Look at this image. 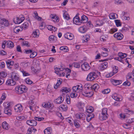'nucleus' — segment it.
<instances>
[{
	"mask_svg": "<svg viewBox=\"0 0 134 134\" xmlns=\"http://www.w3.org/2000/svg\"><path fill=\"white\" fill-rule=\"evenodd\" d=\"M77 119H84L85 118V114L83 113H78L76 115Z\"/></svg>",
	"mask_w": 134,
	"mask_h": 134,
	"instance_id": "obj_11",
	"label": "nucleus"
},
{
	"mask_svg": "<svg viewBox=\"0 0 134 134\" xmlns=\"http://www.w3.org/2000/svg\"><path fill=\"white\" fill-rule=\"evenodd\" d=\"M110 92V89L107 88L105 89L102 91V93L104 94H107L109 93Z\"/></svg>",
	"mask_w": 134,
	"mask_h": 134,
	"instance_id": "obj_45",
	"label": "nucleus"
},
{
	"mask_svg": "<svg viewBox=\"0 0 134 134\" xmlns=\"http://www.w3.org/2000/svg\"><path fill=\"white\" fill-rule=\"evenodd\" d=\"M123 35L120 33H116L114 35V37L117 38L118 40H121L123 37Z\"/></svg>",
	"mask_w": 134,
	"mask_h": 134,
	"instance_id": "obj_16",
	"label": "nucleus"
},
{
	"mask_svg": "<svg viewBox=\"0 0 134 134\" xmlns=\"http://www.w3.org/2000/svg\"><path fill=\"white\" fill-rule=\"evenodd\" d=\"M73 65H74V67L75 68H79L80 66L79 64L77 63H75L73 64Z\"/></svg>",
	"mask_w": 134,
	"mask_h": 134,
	"instance_id": "obj_63",
	"label": "nucleus"
},
{
	"mask_svg": "<svg viewBox=\"0 0 134 134\" xmlns=\"http://www.w3.org/2000/svg\"><path fill=\"white\" fill-rule=\"evenodd\" d=\"M40 62L39 60H35L33 62V64L36 68H38L39 67Z\"/></svg>",
	"mask_w": 134,
	"mask_h": 134,
	"instance_id": "obj_20",
	"label": "nucleus"
},
{
	"mask_svg": "<svg viewBox=\"0 0 134 134\" xmlns=\"http://www.w3.org/2000/svg\"><path fill=\"white\" fill-rule=\"evenodd\" d=\"M70 96L69 95L67 96L66 98V102L68 104H70Z\"/></svg>",
	"mask_w": 134,
	"mask_h": 134,
	"instance_id": "obj_53",
	"label": "nucleus"
},
{
	"mask_svg": "<svg viewBox=\"0 0 134 134\" xmlns=\"http://www.w3.org/2000/svg\"><path fill=\"white\" fill-rule=\"evenodd\" d=\"M118 55L120 58H118L117 60L120 62H122L123 61L122 59L126 57L127 54L126 53H123L121 52H120L118 53Z\"/></svg>",
	"mask_w": 134,
	"mask_h": 134,
	"instance_id": "obj_6",
	"label": "nucleus"
},
{
	"mask_svg": "<svg viewBox=\"0 0 134 134\" xmlns=\"http://www.w3.org/2000/svg\"><path fill=\"white\" fill-rule=\"evenodd\" d=\"M63 15L64 18L66 20H68L70 18L68 15H66V14L65 13H63Z\"/></svg>",
	"mask_w": 134,
	"mask_h": 134,
	"instance_id": "obj_61",
	"label": "nucleus"
},
{
	"mask_svg": "<svg viewBox=\"0 0 134 134\" xmlns=\"http://www.w3.org/2000/svg\"><path fill=\"white\" fill-rule=\"evenodd\" d=\"M55 70L56 73L58 75L59 74H60L59 72L63 70V69L62 68L61 69V68H56L55 69Z\"/></svg>",
	"mask_w": 134,
	"mask_h": 134,
	"instance_id": "obj_39",
	"label": "nucleus"
},
{
	"mask_svg": "<svg viewBox=\"0 0 134 134\" xmlns=\"http://www.w3.org/2000/svg\"><path fill=\"white\" fill-rule=\"evenodd\" d=\"M109 18L110 19H116L114 14V13H111L109 15Z\"/></svg>",
	"mask_w": 134,
	"mask_h": 134,
	"instance_id": "obj_43",
	"label": "nucleus"
},
{
	"mask_svg": "<svg viewBox=\"0 0 134 134\" xmlns=\"http://www.w3.org/2000/svg\"><path fill=\"white\" fill-rule=\"evenodd\" d=\"M35 130L33 127L31 128H29L27 130V133L29 134H33V133L35 131Z\"/></svg>",
	"mask_w": 134,
	"mask_h": 134,
	"instance_id": "obj_27",
	"label": "nucleus"
},
{
	"mask_svg": "<svg viewBox=\"0 0 134 134\" xmlns=\"http://www.w3.org/2000/svg\"><path fill=\"white\" fill-rule=\"evenodd\" d=\"M36 67L32 66L31 67V69L32 70L33 72H34L35 73L38 72H39L40 71V69L38 68H35Z\"/></svg>",
	"mask_w": 134,
	"mask_h": 134,
	"instance_id": "obj_32",
	"label": "nucleus"
},
{
	"mask_svg": "<svg viewBox=\"0 0 134 134\" xmlns=\"http://www.w3.org/2000/svg\"><path fill=\"white\" fill-rule=\"evenodd\" d=\"M108 67V63L107 62H105L102 64L101 66H100V69L104 70L106 68Z\"/></svg>",
	"mask_w": 134,
	"mask_h": 134,
	"instance_id": "obj_21",
	"label": "nucleus"
},
{
	"mask_svg": "<svg viewBox=\"0 0 134 134\" xmlns=\"http://www.w3.org/2000/svg\"><path fill=\"white\" fill-rule=\"evenodd\" d=\"M97 76L95 72H92L88 75L86 79L88 81L93 80L97 78Z\"/></svg>",
	"mask_w": 134,
	"mask_h": 134,
	"instance_id": "obj_2",
	"label": "nucleus"
},
{
	"mask_svg": "<svg viewBox=\"0 0 134 134\" xmlns=\"http://www.w3.org/2000/svg\"><path fill=\"white\" fill-rule=\"evenodd\" d=\"M118 68L116 66H114L113 68V72L114 73H116L118 72Z\"/></svg>",
	"mask_w": 134,
	"mask_h": 134,
	"instance_id": "obj_59",
	"label": "nucleus"
},
{
	"mask_svg": "<svg viewBox=\"0 0 134 134\" xmlns=\"http://www.w3.org/2000/svg\"><path fill=\"white\" fill-rule=\"evenodd\" d=\"M90 93V92H82V94L83 96L86 97H90L91 96H90L89 94Z\"/></svg>",
	"mask_w": 134,
	"mask_h": 134,
	"instance_id": "obj_42",
	"label": "nucleus"
},
{
	"mask_svg": "<svg viewBox=\"0 0 134 134\" xmlns=\"http://www.w3.org/2000/svg\"><path fill=\"white\" fill-rule=\"evenodd\" d=\"M74 123L75 126L76 127L78 128L80 126V125L77 120H75L74 121Z\"/></svg>",
	"mask_w": 134,
	"mask_h": 134,
	"instance_id": "obj_62",
	"label": "nucleus"
},
{
	"mask_svg": "<svg viewBox=\"0 0 134 134\" xmlns=\"http://www.w3.org/2000/svg\"><path fill=\"white\" fill-rule=\"evenodd\" d=\"M42 106L46 108H48L51 109H52L54 107V105L53 103H44L42 104Z\"/></svg>",
	"mask_w": 134,
	"mask_h": 134,
	"instance_id": "obj_3",
	"label": "nucleus"
},
{
	"mask_svg": "<svg viewBox=\"0 0 134 134\" xmlns=\"http://www.w3.org/2000/svg\"><path fill=\"white\" fill-rule=\"evenodd\" d=\"M79 31L81 32L84 33L86 31V30L84 26H83L79 28Z\"/></svg>",
	"mask_w": 134,
	"mask_h": 134,
	"instance_id": "obj_33",
	"label": "nucleus"
},
{
	"mask_svg": "<svg viewBox=\"0 0 134 134\" xmlns=\"http://www.w3.org/2000/svg\"><path fill=\"white\" fill-rule=\"evenodd\" d=\"M49 40L50 41H55L57 40L56 37L53 35L50 36H49Z\"/></svg>",
	"mask_w": 134,
	"mask_h": 134,
	"instance_id": "obj_28",
	"label": "nucleus"
},
{
	"mask_svg": "<svg viewBox=\"0 0 134 134\" xmlns=\"http://www.w3.org/2000/svg\"><path fill=\"white\" fill-rule=\"evenodd\" d=\"M60 50L63 51L65 52H67L68 51V48L66 46L61 47L60 48Z\"/></svg>",
	"mask_w": 134,
	"mask_h": 134,
	"instance_id": "obj_31",
	"label": "nucleus"
},
{
	"mask_svg": "<svg viewBox=\"0 0 134 134\" xmlns=\"http://www.w3.org/2000/svg\"><path fill=\"white\" fill-rule=\"evenodd\" d=\"M2 126L3 128L5 130H8V124L5 121L2 123Z\"/></svg>",
	"mask_w": 134,
	"mask_h": 134,
	"instance_id": "obj_26",
	"label": "nucleus"
},
{
	"mask_svg": "<svg viewBox=\"0 0 134 134\" xmlns=\"http://www.w3.org/2000/svg\"><path fill=\"white\" fill-rule=\"evenodd\" d=\"M51 128L50 127H48L47 128V129L46 130H45L44 131V133H45L46 131L47 132H49V133H48L47 134H51Z\"/></svg>",
	"mask_w": 134,
	"mask_h": 134,
	"instance_id": "obj_58",
	"label": "nucleus"
},
{
	"mask_svg": "<svg viewBox=\"0 0 134 134\" xmlns=\"http://www.w3.org/2000/svg\"><path fill=\"white\" fill-rule=\"evenodd\" d=\"M7 66H12L13 65L14 62L13 61L10 60H8L6 62Z\"/></svg>",
	"mask_w": 134,
	"mask_h": 134,
	"instance_id": "obj_35",
	"label": "nucleus"
},
{
	"mask_svg": "<svg viewBox=\"0 0 134 134\" xmlns=\"http://www.w3.org/2000/svg\"><path fill=\"white\" fill-rule=\"evenodd\" d=\"M26 82L27 84H30L32 83V81L29 78H27L26 79Z\"/></svg>",
	"mask_w": 134,
	"mask_h": 134,
	"instance_id": "obj_64",
	"label": "nucleus"
},
{
	"mask_svg": "<svg viewBox=\"0 0 134 134\" xmlns=\"http://www.w3.org/2000/svg\"><path fill=\"white\" fill-rule=\"evenodd\" d=\"M117 31V29H111L109 31V32L110 34H113Z\"/></svg>",
	"mask_w": 134,
	"mask_h": 134,
	"instance_id": "obj_41",
	"label": "nucleus"
},
{
	"mask_svg": "<svg viewBox=\"0 0 134 134\" xmlns=\"http://www.w3.org/2000/svg\"><path fill=\"white\" fill-rule=\"evenodd\" d=\"M64 100V98L62 96H60L55 99L54 101L56 104H60L63 102Z\"/></svg>",
	"mask_w": 134,
	"mask_h": 134,
	"instance_id": "obj_13",
	"label": "nucleus"
},
{
	"mask_svg": "<svg viewBox=\"0 0 134 134\" xmlns=\"http://www.w3.org/2000/svg\"><path fill=\"white\" fill-rule=\"evenodd\" d=\"M23 45L27 47H29L30 46V44L27 41H24L23 42Z\"/></svg>",
	"mask_w": 134,
	"mask_h": 134,
	"instance_id": "obj_56",
	"label": "nucleus"
},
{
	"mask_svg": "<svg viewBox=\"0 0 134 134\" xmlns=\"http://www.w3.org/2000/svg\"><path fill=\"white\" fill-rule=\"evenodd\" d=\"M123 127L126 129H129L130 128V125L126 124H124L123 125Z\"/></svg>",
	"mask_w": 134,
	"mask_h": 134,
	"instance_id": "obj_57",
	"label": "nucleus"
},
{
	"mask_svg": "<svg viewBox=\"0 0 134 134\" xmlns=\"http://www.w3.org/2000/svg\"><path fill=\"white\" fill-rule=\"evenodd\" d=\"M11 110L10 109H8V108H5L4 109V113L8 115H10L11 114Z\"/></svg>",
	"mask_w": 134,
	"mask_h": 134,
	"instance_id": "obj_29",
	"label": "nucleus"
},
{
	"mask_svg": "<svg viewBox=\"0 0 134 134\" xmlns=\"http://www.w3.org/2000/svg\"><path fill=\"white\" fill-rule=\"evenodd\" d=\"M60 108H61L64 110H67V107L66 105H62L60 106Z\"/></svg>",
	"mask_w": 134,
	"mask_h": 134,
	"instance_id": "obj_49",
	"label": "nucleus"
},
{
	"mask_svg": "<svg viewBox=\"0 0 134 134\" xmlns=\"http://www.w3.org/2000/svg\"><path fill=\"white\" fill-rule=\"evenodd\" d=\"M38 30H36L35 31H34L32 34V35H33L34 36H35L36 37H38V34L37 33V32H38Z\"/></svg>",
	"mask_w": 134,
	"mask_h": 134,
	"instance_id": "obj_54",
	"label": "nucleus"
},
{
	"mask_svg": "<svg viewBox=\"0 0 134 134\" xmlns=\"http://www.w3.org/2000/svg\"><path fill=\"white\" fill-rule=\"evenodd\" d=\"M114 21L117 27H118L121 26V24L120 22V20H114Z\"/></svg>",
	"mask_w": 134,
	"mask_h": 134,
	"instance_id": "obj_38",
	"label": "nucleus"
},
{
	"mask_svg": "<svg viewBox=\"0 0 134 134\" xmlns=\"http://www.w3.org/2000/svg\"><path fill=\"white\" fill-rule=\"evenodd\" d=\"M113 98L115 100L118 101H120V98L117 96L116 94V93L114 94L113 96H112Z\"/></svg>",
	"mask_w": 134,
	"mask_h": 134,
	"instance_id": "obj_40",
	"label": "nucleus"
},
{
	"mask_svg": "<svg viewBox=\"0 0 134 134\" xmlns=\"http://www.w3.org/2000/svg\"><path fill=\"white\" fill-rule=\"evenodd\" d=\"M83 37L85 39L84 41L85 42H87L90 39V36L89 35H87L85 36H83Z\"/></svg>",
	"mask_w": 134,
	"mask_h": 134,
	"instance_id": "obj_46",
	"label": "nucleus"
},
{
	"mask_svg": "<svg viewBox=\"0 0 134 134\" xmlns=\"http://www.w3.org/2000/svg\"><path fill=\"white\" fill-rule=\"evenodd\" d=\"M26 123L31 126H36L37 125L36 121L34 120H28L26 121Z\"/></svg>",
	"mask_w": 134,
	"mask_h": 134,
	"instance_id": "obj_7",
	"label": "nucleus"
},
{
	"mask_svg": "<svg viewBox=\"0 0 134 134\" xmlns=\"http://www.w3.org/2000/svg\"><path fill=\"white\" fill-rule=\"evenodd\" d=\"M0 75L2 77H5L7 75V74L4 72H0Z\"/></svg>",
	"mask_w": 134,
	"mask_h": 134,
	"instance_id": "obj_51",
	"label": "nucleus"
},
{
	"mask_svg": "<svg viewBox=\"0 0 134 134\" xmlns=\"http://www.w3.org/2000/svg\"><path fill=\"white\" fill-rule=\"evenodd\" d=\"M64 36L65 38L70 40H72L74 38V35L72 34L69 33L65 34Z\"/></svg>",
	"mask_w": 134,
	"mask_h": 134,
	"instance_id": "obj_17",
	"label": "nucleus"
},
{
	"mask_svg": "<svg viewBox=\"0 0 134 134\" xmlns=\"http://www.w3.org/2000/svg\"><path fill=\"white\" fill-rule=\"evenodd\" d=\"M34 119L35 120H38L39 121H41L42 120H43L44 119V118L43 117L42 118H38L37 117H35Z\"/></svg>",
	"mask_w": 134,
	"mask_h": 134,
	"instance_id": "obj_52",
	"label": "nucleus"
},
{
	"mask_svg": "<svg viewBox=\"0 0 134 134\" xmlns=\"http://www.w3.org/2000/svg\"><path fill=\"white\" fill-rule=\"evenodd\" d=\"M127 14V13L125 12H122L121 14L123 16V19L124 20H130V18L129 17L126 16V15Z\"/></svg>",
	"mask_w": 134,
	"mask_h": 134,
	"instance_id": "obj_24",
	"label": "nucleus"
},
{
	"mask_svg": "<svg viewBox=\"0 0 134 134\" xmlns=\"http://www.w3.org/2000/svg\"><path fill=\"white\" fill-rule=\"evenodd\" d=\"M77 86L78 88L79 92L81 91V90L83 88L82 85L81 84H80L79 85H77Z\"/></svg>",
	"mask_w": 134,
	"mask_h": 134,
	"instance_id": "obj_60",
	"label": "nucleus"
},
{
	"mask_svg": "<svg viewBox=\"0 0 134 134\" xmlns=\"http://www.w3.org/2000/svg\"><path fill=\"white\" fill-rule=\"evenodd\" d=\"M108 114H100L99 115V118L101 120H105L107 119L108 117Z\"/></svg>",
	"mask_w": 134,
	"mask_h": 134,
	"instance_id": "obj_14",
	"label": "nucleus"
},
{
	"mask_svg": "<svg viewBox=\"0 0 134 134\" xmlns=\"http://www.w3.org/2000/svg\"><path fill=\"white\" fill-rule=\"evenodd\" d=\"M11 78L12 80L15 81L18 80L19 79V76L15 72H13L11 74Z\"/></svg>",
	"mask_w": 134,
	"mask_h": 134,
	"instance_id": "obj_5",
	"label": "nucleus"
},
{
	"mask_svg": "<svg viewBox=\"0 0 134 134\" xmlns=\"http://www.w3.org/2000/svg\"><path fill=\"white\" fill-rule=\"evenodd\" d=\"M77 94L76 93H72L70 94V96L71 98H76L77 96Z\"/></svg>",
	"mask_w": 134,
	"mask_h": 134,
	"instance_id": "obj_50",
	"label": "nucleus"
},
{
	"mask_svg": "<svg viewBox=\"0 0 134 134\" xmlns=\"http://www.w3.org/2000/svg\"><path fill=\"white\" fill-rule=\"evenodd\" d=\"M27 90L26 86L24 85H21L16 86L15 88V91L18 94H20L26 92Z\"/></svg>",
	"mask_w": 134,
	"mask_h": 134,
	"instance_id": "obj_1",
	"label": "nucleus"
},
{
	"mask_svg": "<svg viewBox=\"0 0 134 134\" xmlns=\"http://www.w3.org/2000/svg\"><path fill=\"white\" fill-rule=\"evenodd\" d=\"M107 112V109L106 108H103L102 110V112L101 114H108Z\"/></svg>",
	"mask_w": 134,
	"mask_h": 134,
	"instance_id": "obj_55",
	"label": "nucleus"
},
{
	"mask_svg": "<svg viewBox=\"0 0 134 134\" xmlns=\"http://www.w3.org/2000/svg\"><path fill=\"white\" fill-rule=\"evenodd\" d=\"M19 27L18 26V27H16L14 28V31L15 33L16 34H17L19 31H22V29L21 28V29H20L19 28Z\"/></svg>",
	"mask_w": 134,
	"mask_h": 134,
	"instance_id": "obj_34",
	"label": "nucleus"
},
{
	"mask_svg": "<svg viewBox=\"0 0 134 134\" xmlns=\"http://www.w3.org/2000/svg\"><path fill=\"white\" fill-rule=\"evenodd\" d=\"M34 16L36 19H37L38 20H40L41 19V18L38 16V14L37 12H34Z\"/></svg>",
	"mask_w": 134,
	"mask_h": 134,
	"instance_id": "obj_44",
	"label": "nucleus"
},
{
	"mask_svg": "<svg viewBox=\"0 0 134 134\" xmlns=\"http://www.w3.org/2000/svg\"><path fill=\"white\" fill-rule=\"evenodd\" d=\"M11 104L12 103L11 102H5L4 103V105L5 108H8L9 107Z\"/></svg>",
	"mask_w": 134,
	"mask_h": 134,
	"instance_id": "obj_37",
	"label": "nucleus"
},
{
	"mask_svg": "<svg viewBox=\"0 0 134 134\" xmlns=\"http://www.w3.org/2000/svg\"><path fill=\"white\" fill-rule=\"evenodd\" d=\"M7 47L10 48H12L14 47L13 43L11 41H8L5 42Z\"/></svg>",
	"mask_w": 134,
	"mask_h": 134,
	"instance_id": "obj_18",
	"label": "nucleus"
},
{
	"mask_svg": "<svg viewBox=\"0 0 134 134\" xmlns=\"http://www.w3.org/2000/svg\"><path fill=\"white\" fill-rule=\"evenodd\" d=\"M88 21V18L84 15H83L81 17V19L80 20V23H86Z\"/></svg>",
	"mask_w": 134,
	"mask_h": 134,
	"instance_id": "obj_10",
	"label": "nucleus"
},
{
	"mask_svg": "<svg viewBox=\"0 0 134 134\" xmlns=\"http://www.w3.org/2000/svg\"><path fill=\"white\" fill-rule=\"evenodd\" d=\"M72 90L73 91L75 92H79L78 90V88L77 86L73 87L72 88Z\"/></svg>",
	"mask_w": 134,
	"mask_h": 134,
	"instance_id": "obj_48",
	"label": "nucleus"
},
{
	"mask_svg": "<svg viewBox=\"0 0 134 134\" xmlns=\"http://www.w3.org/2000/svg\"><path fill=\"white\" fill-rule=\"evenodd\" d=\"M0 24L1 25H4V26H7L9 25L8 21L4 19H0Z\"/></svg>",
	"mask_w": 134,
	"mask_h": 134,
	"instance_id": "obj_9",
	"label": "nucleus"
},
{
	"mask_svg": "<svg viewBox=\"0 0 134 134\" xmlns=\"http://www.w3.org/2000/svg\"><path fill=\"white\" fill-rule=\"evenodd\" d=\"M84 104L83 103L80 102L78 103V108L79 109L80 111H82V110H83V108L84 107Z\"/></svg>",
	"mask_w": 134,
	"mask_h": 134,
	"instance_id": "obj_25",
	"label": "nucleus"
},
{
	"mask_svg": "<svg viewBox=\"0 0 134 134\" xmlns=\"http://www.w3.org/2000/svg\"><path fill=\"white\" fill-rule=\"evenodd\" d=\"M81 68L84 71H87L89 70L90 68L88 63H85L82 64L81 65Z\"/></svg>",
	"mask_w": 134,
	"mask_h": 134,
	"instance_id": "obj_4",
	"label": "nucleus"
},
{
	"mask_svg": "<svg viewBox=\"0 0 134 134\" xmlns=\"http://www.w3.org/2000/svg\"><path fill=\"white\" fill-rule=\"evenodd\" d=\"M62 92H65L66 93H67L70 91V88H63L61 90Z\"/></svg>",
	"mask_w": 134,
	"mask_h": 134,
	"instance_id": "obj_36",
	"label": "nucleus"
},
{
	"mask_svg": "<svg viewBox=\"0 0 134 134\" xmlns=\"http://www.w3.org/2000/svg\"><path fill=\"white\" fill-rule=\"evenodd\" d=\"M37 53L36 52H34L30 55V57L31 58H33L35 57L37 55Z\"/></svg>",
	"mask_w": 134,
	"mask_h": 134,
	"instance_id": "obj_47",
	"label": "nucleus"
},
{
	"mask_svg": "<svg viewBox=\"0 0 134 134\" xmlns=\"http://www.w3.org/2000/svg\"><path fill=\"white\" fill-rule=\"evenodd\" d=\"M14 109L16 112H20L23 110L22 106L21 104H18L15 107Z\"/></svg>",
	"mask_w": 134,
	"mask_h": 134,
	"instance_id": "obj_8",
	"label": "nucleus"
},
{
	"mask_svg": "<svg viewBox=\"0 0 134 134\" xmlns=\"http://www.w3.org/2000/svg\"><path fill=\"white\" fill-rule=\"evenodd\" d=\"M112 82L114 85H117L121 84L122 83V81L121 80H112Z\"/></svg>",
	"mask_w": 134,
	"mask_h": 134,
	"instance_id": "obj_23",
	"label": "nucleus"
},
{
	"mask_svg": "<svg viewBox=\"0 0 134 134\" xmlns=\"http://www.w3.org/2000/svg\"><path fill=\"white\" fill-rule=\"evenodd\" d=\"M73 20L75 24L77 25L81 24L80 22V20L78 16H77L73 18Z\"/></svg>",
	"mask_w": 134,
	"mask_h": 134,
	"instance_id": "obj_12",
	"label": "nucleus"
},
{
	"mask_svg": "<svg viewBox=\"0 0 134 134\" xmlns=\"http://www.w3.org/2000/svg\"><path fill=\"white\" fill-rule=\"evenodd\" d=\"M99 85L97 83H96L91 86L90 88L92 90H94L96 92L99 88Z\"/></svg>",
	"mask_w": 134,
	"mask_h": 134,
	"instance_id": "obj_19",
	"label": "nucleus"
},
{
	"mask_svg": "<svg viewBox=\"0 0 134 134\" xmlns=\"http://www.w3.org/2000/svg\"><path fill=\"white\" fill-rule=\"evenodd\" d=\"M86 111L89 113H92L93 110V108L91 106H88L86 108Z\"/></svg>",
	"mask_w": 134,
	"mask_h": 134,
	"instance_id": "obj_22",
	"label": "nucleus"
},
{
	"mask_svg": "<svg viewBox=\"0 0 134 134\" xmlns=\"http://www.w3.org/2000/svg\"><path fill=\"white\" fill-rule=\"evenodd\" d=\"M6 84L7 85L13 86L15 84L16 82L12 79H9L7 80Z\"/></svg>",
	"mask_w": 134,
	"mask_h": 134,
	"instance_id": "obj_15",
	"label": "nucleus"
},
{
	"mask_svg": "<svg viewBox=\"0 0 134 134\" xmlns=\"http://www.w3.org/2000/svg\"><path fill=\"white\" fill-rule=\"evenodd\" d=\"M14 23L16 24H19L21 22L20 18L19 17H16L14 20Z\"/></svg>",
	"mask_w": 134,
	"mask_h": 134,
	"instance_id": "obj_30",
	"label": "nucleus"
}]
</instances>
